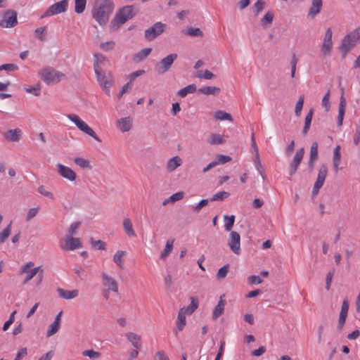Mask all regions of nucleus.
Segmentation results:
<instances>
[{
  "label": "nucleus",
  "mask_w": 360,
  "mask_h": 360,
  "mask_svg": "<svg viewBox=\"0 0 360 360\" xmlns=\"http://www.w3.org/2000/svg\"><path fill=\"white\" fill-rule=\"evenodd\" d=\"M332 36V30L330 28H328L325 33L323 41L321 46V51L324 56H328L330 55V51L333 46Z\"/></svg>",
  "instance_id": "dca6fc26"
},
{
  "label": "nucleus",
  "mask_w": 360,
  "mask_h": 360,
  "mask_svg": "<svg viewBox=\"0 0 360 360\" xmlns=\"http://www.w3.org/2000/svg\"><path fill=\"white\" fill-rule=\"evenodd\" d=\"M127 339L131 343V345L137 349L141 347V337L134 333L129 332L126 334Z\"/></svg>",
  "instance_id": "bb28decb"
},
{
  "label": "nucleus",
  "mask_w": 360,
  "mask_h": 360,
  "mask_svg": "<svg viewBox=\"0 0 360 360\" xmlns=\"http://www.w3.org/2000/svg\"><path fill=\"white\" fill-rule=\"evenodd\" d=\"M68 118L73 122L75 125L77 127L78 129H79L82 131L86 133L89 136L94 139L96 141L101 142V140L99 139V137L96 135L95 131L90 127L89 125L84 122L83 120H82L78 115L75 114H70L68 115Z\"/></svg>",
  "instance_id": "423d86ee"
},
{
  "label": "nucleus",
  "mask_w": 360,
  "mask_h": 360,
  "mask_svg": "<svg viewBox=\"0 0 360 360\" xmlns=\"http://www.w3.org/2000/svg\"><path fill=\"white\" fill-rule=\"evenodd\" d=\"M46 26L37 28L34 30L35 37L37 38H38L39 39H40L41 41H44L46 39L43 36V34H44V32L46 31Z\"/></svg>",
  "instance_id": "4d7b16f0"
},
{
  "label": "nucleus",
  "mask_w": 360,
  "mask_h": 360,
  "mask_svg": "<svg viewBox=\"0 0 360 360\" xmlns=\"http://www.w3.org/2000/svg\"><path fill=\"white\" fill-rule=\"evenodd\" d=\"M185 33L191 37H202L203 36V32L199 29V28H195V27H188Z\"/></svg>",
  "instance_id": "09e8293b"
},
{
  "label": "nucleus",
  "mask_w": 360,
  "mask_h": 360,
  "mask_svg": "<svg viewBox=\"0 0 360 360\" xmlns=\"http://www.w3.org/2000/svg\"><path fill=\"white\" fill-rule=\"evenodd\" d=\"M114 8L115 5L112 0H96L92 10L93 18L99 25H105L108 22Z\"/></svg>",
  "instance_id": "f257e3e1"
},
{
  "label": "nucleus",
  "mask_w": 360,
  "mask_h": 360,
  "mask_svg": "<svg viewBox=\"0 0 360 360\" xmlns=\"http://www.w3.org/2000/svg\"><path fill=\"white\" fill-rule=\"evenodd\" d=\"M297 58H296L295 55L293 54L292 59L290 60V66H291V74L290 76L292 78L295 77V72H296V65L297 63Z\"/></svg>",
  "instance_id": "680f3d73"
},
{
  "label": "nucleus",
  "mask_w": 360,
  "mask_h": 360,
  "mask_svg": "<svg viewBox=\"0 0 360 360\" xmlns=\"http://www.w3.org/2000/svg\"><path fill=\"white\" fill-rule=\"evenodd\" d=\"M220 91V88L216 86H202L198 89V92L205 95L217 96Z\"/></svg>",
  "instance_id": "2f4dec72"
},
{
  "label": "nucleus",
  "mask_w": 360,
  "mask_h": 360,
  "mask_svg": "<svg viewBox=\"0 0 360 360\" xmlns=\"http://www.w3.org/2000/svg\"><path fill=\"white\" fill-rule=\"evenodd\" d=\"M11 224L12 222H10V224L0 233V244L4 243L9 237L11 231Z\"/></svg>",
  "instance_id": "a18cd8bd"
},
{
  "label": "nucleus",
  "mask_w": 360,
  "mask_h": 360,
  "mask_svg": "<svg viewBox=\"0 0 360 360\" xmlns=\"http://www.w3.org/2000/svg\"><path fill=\"white\" fill-rule=\"evenodd\" d=\"M120 129L122 132L129 131L132 127V120L129 117L121 118L118 120Z\"/></svg>",
  "instance_id": "cd10ccee"
},
{
  "label": "nucleus",
  "mask_w": 360,
  "mask_h": 360,
  "mask_svg": "<svg viewBox=\"0 0 360 360\" xmlns=\"http://www.w3.org/2000/svg\"><path fill=\"white\" fill-rule=\"evenodd\" d=\"M214 118L217 120H229L231 122L233 121V119L231 114L226 112L223 110H217L214 113Z\"/></svg>",
  "instance_id": "e433bc0d"
},
{
  "label": "nucleus",
  "mask_w": 360,
  "mask_h": 360,
  "mask_svg": "<svg viewBox=\"0 0 360 360\" xmlns=\"http://www.w3.org/2000/svg\"><path fill=\"white\" fill-rule=\"evenodd\" d=\"M349 310V302L347 300H343L338 319V328L342 330L347 317Z\"/></svg>",
  "instance_id": "412c9836"
},
{
  "label": "nucleus",
  "mask_w": 360,
  "mask_h": 360,
  "mask_svg": "<svg viewBox=\"0 0 360 360\" xmlns=\"http://www.w3.org/2000/svg\"><path fill=\"white\" fill-rule=\"evenodd\" d=\"M167 28V25L161 22L154 23L144 32V37L147 41H153L162 34Z\"/></svg>",
  "instance_id": "0eeeda50"
},
{
  "label": "nucleus",
  "mask_w": 360,
  "mask_h": 360,
  "mask_svg": "<svg viewBox=\"0 0 360 360\" xmlns=\"http://www.w3.org/2000/svg\"><path fill=\"white\" fill-rule=\"evenodd\" d=\"M58 174L64 179H66L70 181H73L76 179V173L69 167L65 166L60 163L56 165Z\"/></svg>",
  "instance_id": "f3484780"
},
{
  "label": "nucleus",
  "mask_w": 360,
  "mask_h": 360,
  "mask_svg": "<svg viewBox=\"0 0 360 360\" xmlns=\"http://www.w3.org/2000/svg\"><path fill=\"white\" fill-rule=\"evenodd\" d=\"M151 48H145L141 49L135 56L138 61H141L147 58V56L151 53Z\"/></svg>",
  "instance_id": "49530a36"
},
{
  "label": "nucleus",
  "mask_w": 360,
  "mask_h": 360,
  "mask_svg": "<svg viewBox=\"0 0 360 360\" xmlns=\"http://www.w3.org/2000/svg\"><path fill=\"white\" fill-rule=\"evenodd\" d=\"M82 355L84 356H89L90 359H98L101 354L98 352H96L93 349L85 350L82 352Z\"/></svg>",
  "instance_id": "603ef678"
},
{
  "label": "nucleus",
  "mask_w": 360,
  "mask_h": 360,
  "mask_svg": "<svg viewBox=\"0 0 360 360\" xmlns=\"http://www.w3.org/2000/svg\"><path fill=\"white\" fill-rule=\"evenodd\" d=\"M197 90V87L195 84H192L186 86V87L180 89L178 91V95L181 98L186 97L188 94H192L195 92Z\"/></svg>",
  "instance_id": "c9c22d12"
},
{
  "label": "nucleus",
  "mask_w": 360,
  "mask_h": 360,
  "mask_svg": "<svg viewBox=\"0 0 360 360\" xmlns=\"http://www.w3.org/2000/svg\"><path fill=\"white\" fill-rule=\"evenodd\" d=\"M304 155V150L303 148L297 150L292 161L290 163L289 165V175L290 176H293L300 165Z\"/></svg>",
  "instance_id": "4468645a"
},
{
  "label": "nucleus",
  "mask_w": 360,
  "mask_h": 360,
  "mask_svg": "<svg viewBox=\"0 0 360 360\" xmlns=\"http://www.w3.org/2000/svg\"><path fill=\"white\" fill-rule=\"evenodd\" d=\"M182 163V160L179 156H174L170 158L167 163V169L169 172L174 171Z\"/></svg>",
  "instance_id": "c756f323"
},
{
  "label": "nucleus",
  "mask_w": 360,
  "mask_h": 360,
  "mask_svg": "<svg viewBox=\"0 0 360 360\" xmlns=\"http://www.w3.org/2000/svg\"><path fill=\"white\" fill-rule=\"evenodd\" d=\"M34 266V263L32 262H29L25 265H23L20 271V274H27V276L25 278L24 283H26L28 281H30L31 279H32L38 273L39 269H41V266H38L36 268H34L32 269H30Z\"/></svg>",
  "instance_id": "2eb2a0df"
},
{
  "label": "nucleus",
  "mask_w": 360,
  "mask_h": 360,
  "mask_svg": "<svg viewBox=\"0 0 360 360\" xmlns=\"http://www.w3.org/2000/svg\"><path fill=\"white\" fill-rule=\"evenodd\" d=\"M94 69L96 71V67L98 66L101 70H103L105 63H108V60L102 54L98 53L94 55Z\"/></svg>",
  "instance_id": "473e14b6"
},
{
  "label": "nucleus",
  "mask_w": 360,
  "mask_h": 360,
  "mask_svg": "<svg viewBox=\"0 0 360 360\" xmlns=\"http://www.w3.org/2000/svg\"><path fill=\"white\" fill-rule=\"evenodd\" d=\"M86 0H75V11L77 13H82L86 8Z\"/></svg>",
  "instance_id": "c03bdc74"
},
{
  "label": "nucleus",
  "mask_w": 360,
  "mask_h": 360,
  "mask_svg": "<svg viewBox=\"0 0 360 360\" xmlns=\"http://www.w3.org/2000/svg\"><path fill=\"white\" fill-rule=\"evenodd\" d=\"M356 129L354 136V143L357 146L360 142V120L358 123L355 124Z\"/></svg>",
  "instance_id": "052dcab7"
},
{
  "label": "nucleus",
  "mask_w": 360,
  "mask_h": 360,
  "mask_svg": "<svg viewBox=\"0 0 360 360\" xmlns=\"http://www.w3.org/2000/svg\"><path fill=\"white\" fill-rule=\"evenodd\" d=\"M359 39L360 34L357 30H353L344 37L340 46L342 58H345L348 52L356 45Z\"/></svg>",
  "instance_id": "7ed1b4c3"
},
{
  "label": "nucleus",
  "mask_w": 360,
  "mask_h": 360,
  "mask_svg": "<svg viewBox=\"0 0 360 360\" xmlns=\"http://www.w3.org/2000/svg\"><path fill=\"white\" fill-rule=\"evenodd\" d=\"M340 146L338 145L333 151V168L335 172H338L340 169V165L341 162V153H340Z\"/></svg>",
  "instance_id": "a878e982"
},
{
  "label": "nucleus",
  "mask_w": 360,
  "mask_h": 360,
  "mask_svg": "<svg viewBox=\"0 0 360 360\" xmlns=\"http://www.w3.org/2000/svg\"><path fill=\"white\" fill-rule=\"evenodd\" d=\"M94 72L99 85L103 88L106 94L110 95V88L112 84L110 73L101 70L98 66L96 67V71Z\"/></svg>",
  "instance_id": "39448f33"
},
{
  "label": "nucleus",
  "mask_w": 360,
  "mask_h": 360,
  "mask_svg": "<svg viewBox=\"0 0 360 360\" xmlns=\"http://www.w3.org/2000/svg\"><path fill=\"white\" fill-rule=\"evenodd\" d=\"M346 105H347L346 99L345 98L344 96L342 95L340 98L338 116V125L339 127H341L342 125Z\"/></svg>",
  "instance_id": "b1692460"
},
{
  "label": "nucleus",
  "mask_w": 360,
  "mask_h": 360,
  "mask_svg": "<svg viewBox=\"0 0 360 360\" xmlns=\"http://www.w3.org/2000/svg\"><path fill=\"white\" fill-rule=\"evenodd\" d=\"M70 0H62L51 5L41 15V18H47L51 15L64 13L68 10Z\"/></svg>",
  "instance_id": "9d476101"
},
{
  "label": "nucleus",
  "mask_w": 360,
  "mask_h": 360,
  "mask_svg": "<svg viewBox=\"0 0 360 360\" xmlns=\"http://www.w3.org/2000/svg\"><path fill=\"white\" fill-rule=\"evenodd\" d=\"M174 240H168L166 243L165 249L160 255V259H165L172 252L173 248Z\"/></svg>",
  "instance_id": "58836bf2"
},
{
  "label": "nucleus",
  "mask_w": 360,
  "mask_h": 360,
  "mask_svg": "<svg viewBox=\"0 0 360 360\" xmlns=\"http://www.w3.org/2000/svg\"><path fill=\"white\" fill-rule=\"evenodd\" d=\"M209 143L211 145H219L224 143V139L221 134H212L209 139Z\"/></svg>",
  "instance_id": "a19ab883"
},
{
  "label": "nucleus",
  "mask_w": 360,
  "mask_h": 360,
  "mask_svg": "<svg viewBox=\"0 0 360 360\" xmlns=\"http://www.w3.org/2000/svg\"><path fill=\"white\" fill-rule=\"evenodd\" d=\"M198 300L197 297H191V304L186 307V312L188 314H193L198 307Z\"/></svg>",
  "instance_id": "4c0bfd02"
},
{
  "label": "nucleus",
  "mask_w": 360,
  "mask_h": 360,
  "mask_svg": "<svg viewBox=\"0 0 360 360\" xmlns=\"http://www.w3.org/2000/svg\"><path fill=\"white\" fill-rule=\"evenodd\" d=\"M209 200L207 199L201 200L194 207V212H199L203 207L206 206L208 204Z\"/></svg>",
  "instance_id": "774afa93"
},
{
  "label": "nucleus",
  "mask_w": 360,
  "mask_h": 360,
  "mask_svg": "<svg viewBox=\"0 0 360 360\" xmlns=\"http://www.w3.org/2000/svg\"><path fill=\"white\" fill-rule=\"evenodd\" d=\"M57 292L60 297L65 300H71L75 298L79 295L78 290H67L63 288H58Z\"/></svg>",
  "instance_id": "393cba45"
},
{
  "label": "nucleus",
  "mask_w": 360,
  "mask_h": 360,
  "mask_svg": "<svg viewBox=\"0 0 360 360\" xmlns=\"http://www.w3.org/2000/svg\"><path fill=\"white\" fill-rule=\"evenodd\" d=\"M4 138L13 142H18L22 136V131L20 129H9L4 135Z\"/></svg>",
  "instance_id": "5701e85b"
},
{
  "label": "nucleus",
  "mask_w": 360,
  "mask_h": 360,
  "mask_svg": "<svg viewBox=\"0 0 360 360\" xmlns=\"http://www.w3.org/2000/svg\"><path fill=\"white\" fill-rule=\"evenodd\" d=\"M74 162L79 167L82 169H91V166L90 165V162L88 160L84 159L82 158H76L74 160Z\"/></svg>",
  "instance_id": "ea45409f"
},
{
  "label": "nucleus",
  "mask_w": 360,
  "mask_h": 360,
  "mask_svg": "<svg viewBox=\"0 0 360 360\" xmlns=\"http://www.w3.org/2000/svg\"><path fill=\"white\" fill-rule=\"evenodd\" d=\"M184 193L182 191L174 193L169 197L170 202H175L178 200H180L184 198Z\"/></svg>",
  "instance_id": "338daca9"
},
{
  "label": "nucleus",
  "mask_w": 360,
  "mask_h": 360,
  "mask_svg": "<svg viewBox=\"0 0 360 360\" xmlns=\"http://www.w3.org/2000/svg\"><path fill=\"white\" fill-rule=\"evenodd\" d=\"M231 160V158L229 155L219 154L217 156V160H214V162L217 163V165L220 164H225Z\"/></svg>",
  "instance_id": "5fc2aeb1"
},
{
  "label": "nucleus",
  "mask_w": 360,
  "mask_h": 360,
  "mask_svg": "<svg viewBox=\"0 0 360 360\" xmlns=\"http://www.w3.org/2000/svg\"><path fill=\"white\" fill-rule=\"evenodd\" d=\"M230 195V193L226 191H220L211 198L210 201H222L224 199L227 198Z\"/></svg>",
  "instance_id": "de8ad7c7"
},
{
  "label": "nucleus",
  "mask_w": 360,
  "mask_h": 360,
  "mask_svg": "<svg viewBox=\"0 0 360 360\" xmlns=\"http://www.w3.org/2000/svg\"><path fill=\"white\" fill-rule=\"evenodd\" d=\"M82 247L79 238L72 236L67 237L60 242V248L64 250H74Z\"/></svg>",
  "instance_id": "ddd939ff"
},
{
  "label": "nucleus",
  "mask_w": 360,
  "mask_h": 360,
  "mask_svg": "<svg viewBox=\"0 0 360 360\" xmlns=\"http://www.w3.org/2000/svg\"><path fill=\"white\" fill-rule=\"evenodd\" d=\"M60 323L53 321L49 328V330L46 333V337L50 338L52 335H55L60 329Z\"/></svg>",
  "instance_id": "79ce46f5"
},
{
  "label": "nucleus",
  "mask_w": 360,
  "mask_h": 360,
  "mask_svg": "<svg viewBox=\"0 0 360 360\" xmlns=\"http://www.w3.org/2000/svg\"><path fill=\"white\" fill-rule=\"evenodd\" d=\"M313 114H314V110L312 108H311L305 117L304 125V127H303V129L302 131L303 135H306L309 130L311 120H312Z\"/></svg>",
  "instance_id": "72a5a7b5"
},
{
  "label": "nucleus",
  "mask_w": 360,
  "mask_h": 360,
  "mask_svg": "<svg viewBox=\"0 0 360 360\" xmlns=\"http://www.w3.org/2000/svg\"><path fill=\"white\" fill-rule=\"evenodd\" d=\"M127 255V252L123 250H118L113 256V262L121 269L123 266V257Z\"/></svg>",
  "instance_id": "f704fd0d"
},
{
  "label": "nucleus",
  "mask_w": 360,
  "mask_h": 360,
  "mask_svg": "<svg viewBox=\"0 0 360 360\" xmlns=\"http://www.w3.org/2000/svg\"><path fill=\"white\" fill-rule=\"evenodd\" d=\"M18 70V66L15 64L13 63H7L0 65V71L6 70V71H15Z\"/></svg>",
  "instance_id": "13d9d810"
},
{
  "label": "nucleus",
  "mask_w": 360,
  "mask_h": 360,
  "mask_svg": "<svg viewBox=\"0 0 360 360\" xmlns=\"http://www.w3.org/2000/svg\"><path fill=\"white\" fill-rule=\"evenodd\" d=\"M318 147V143L316 141H314L312 143L310 148L309 160L308 162V167L310 172L313 171L315 162L319 158Z\"/></svg>",
  "instance_id": "6ab92c4d"
},
{
  "label": "nucleus",
  "mask_w": 360,
  "mask_h": 360,
  "mask_svg": "<svg viewBox=\"0 0 360 360\" xmlns=\"http://www.w3.org/2000/svg\"><path fill=\"white\" fill-rule=\"evenodd\" d=\"M103 284L107 287V289L111 290L114 292H118L117 282L110 276L108 275L105 272L101 274Z\"/></svg>",
  "instance_id": "a211bd4d"
},
{
  "label": "nucleus",
  "mask_w": 360,
  "mask_h": 360,
  "mask_svg": "<svg viewBox=\"0 0 360 360\" xmlns=\"http://www.w3.org/2000/svg\"><path fill=\"white\" fill-rule=\"evenodd\" d=\"M176 53H170L155 64V69L159 74H164L169 71L174 60L177 58Z\"/></svg>",
  "instance_id": "1a4fd4ad"
},
{
  "label": "nucleus",
  "mask_w": 360,
  "mask_h": 360,
  "mask_svg": "<svg viewBox=\"0 0 360 360\" xmlns=\"http://www.w3.org/2000/svg\"><path fill=\"white\" fill-rule=\"evenodd\" d=\"M328 173V167L326 164H322L319 170L316 181L314 183L312 194L316 195L319 193L320 188L323 186Z\"/></svg>",
  "instance_id": "9b49d317"
},
{
  "label": "nucleus",
  "mask_w": 360,
  "mask_h": 360,
  "mask_svg": "<svg viewBox=\"0 0 360 360\" xmlns=\"http://www.w3.org/2000/svg\"><path fill=\"white\" fill-rule=\"evenodd\" d=\"M186 307L181 308L177 316L176 327L174 330L176 335H178L179 332L183 330L186 324Z\"/></svg>",
  "instance_id": "aec40b11"
},
{
  "label": "nucleus",
  "mask_w": 360,
  "mask_h": 360,
  "mask_svg": "<svg viewBox=\"0 0 360 360\" xmlns=\"http://www.w3.org/2000/svg\"><path fill=\"white\" fill-rule=\"evenodd\" d=\"M229 271V264H226L221 267L217 274V278L219 280L224 278Z\"/></svg>",
  "instance_id": "3c124183"
},
{
  "label": "nucleus",
  "mask_w": 360,
  "mask_h": 360,
  "mask_svg": "<svg viewBox=\"0 0 360 360\" xmlns=\"http://www.w3.org/2000/svg\"><path fill=\"white\" fill-rule=\"evenodd\" d=\"M251 148L253 150V152L255 153V159H258V158H259V154L258 147H257V145L255 141L254 134H252V136H251Z\"/></svg>",
  "instance_id": "bf43d9fd"
},
{
  "label": "nucleus",
  "mask_w": 360,
  "mask_h": 360,
  "mask_svg": "<svg viewBox=\"0 0 360 360\" xmlns=\"http://www.w3.org/2000/svg\"><path fill=\"white\" fill-rule=\"evenodd\" d=\"M39 75L41 79L48 85L51 83H58L60 81L61 77H65V75L61 72L57 71L51 67H46L42 68L39 72Z\"/></svg>",
  "instance_id": "20e7f679"
},
{
  "label": "nucleus",
  "mask_w": 360,
  "mask_h": 360,
  "mask_svg": "<svg viewBox=\"0 0 360 360\" xmlns=\"http://www.w3.org/2000/svg\"><path fill=\"white\" fill-rule=\"evenodd\" d=\"M329 98H330V91H328V92L323 96V97L322 98V105H323V106L325 107L326 111H328L329 108L330 107Z\"/></svg>",
  "instance_id": "e2e57ef3"
},
{
  "label": "nucleus",
  "mask_w": 360,
  "mask_h": 360,
  "mask_svg": "<svg viewBox=\"0 0 360 360\" xmlns=\"http://www.w3.org/2000/svg\"><path fill=\"white\" fill-rule=\"evenodd\" d=\"M18 24V13L13 9H8L3 13L0 20V27L3 28H13Z\"/></svg>",
  "instance_id": "6e6552de"
},
{
  "label": "nucleus",
  "mask_w": 360,
  "mask_h": 360,
  "mask_svg": "<svg viewBox=\"0 0 360 360\" xmlns=\"http://www.w3.org/2000/svg\"><path fill=\"white\" fill-rule=\"evenodd\" d=\"M265 2L263 0H258L253 6V8L256 14L260 13L264 6Z\"/></svg>",
  "instance_id": "0e129e2a"
},
{
  "label": "nucleus",
  "mask_w": 360,
  "mask_h": 360,
  "mask_svg": "<svg viewBox=\"0 0 360 360\" xmlns=\"http://www.w3.org/2000/svg\"><path fill=\"white\" fill-rule=\"evenodd\" d=\"M322 6V0H312L307 14L308 18L314 19L321 12Z\"/></svg>",
  "instance_id": "4be33fe9"
},
{
  "label": "nucleus",
  "mask_w": 360,
  "mask_h": 360,
  "mask_svg": "<svg viewBox=\"0 0 360 360\" xmlns=\"http://www.w3.org/2000/svg\"><path fill=\"white\" fill-rule=\"evenodd\" d=\"M224 218V229L226 231H229L231 230V229L234 224L235 216L234 215H231V216L225 215Z\"/></svg>",
  "instance_id": "37998d69"
},
{
  "label": "nucleus",
  "mask_w": 360,
  "mask_h": 360,
  "mask_svg": "<svg viewBox=\"0 0 360 360\" xmlns=\"http://www.w3.org/2000/svg\"><path fill=\"white\" fill-rule=\"evenodd\" d=\"M274 19V13L271 11H268L263 18L262 19V24L263 26L270 25L272 23Z\"/></svg>",
  "instance_id": "864d4df0"
},
{
  "label": "nucleus",
  "mask_w": 360,
  "mask_h": 360,
  "mask_svg": "<svg viewBox=\"0 0 360 360\" xmlns=\"http://www.w3.org/2000/svg\"><path fill=\"white\" fill-rule=\"evenodd\" d=\"M123 229L124 232L127 234L129 237H136V234L133 229L132 224L131 221V219L129 218H125L122 221Z\"/></svg>",
  "instance_id": "7c9ffc66"
},
{
  "label": "nucleus",
  "mask_w": 360,
  "mask_h": 360,
  "mask_svg": "<svg viewBox=\"0 0 360 360\" xmlns=\"http://www.w3.org/2000/svg\"><path fill=\"white\" fill-rule=\"evenodd\" d=\"M74 271L77 274V276H79L81 279L86 278L88 276L86 270L80 266H75L74 269Z\"/></svg>",
  "instance_id": "6e6d98bb"
},
{
  "label": "nucleus",
  "mask_w": 360,
  "mask_h": 360,
  "mask_svg": "<svg viewBox=\"0 0 360 360\" xmlns=\"http://www.w3.org/2000/svg\"><path fill=\"white\" fill-rule=\"evenodd\" d=\"M91 244L97 250H105V243L102 240H92Z\"/></svg>",
  "instance_id": "69168bd1"
},
{
  "label": "nucleus",
  "mask_w": 360,
  "mask_h": 360,
  "mask_svg": "<svg viewBox=\"0 0 360 360\" xmlns=\"http://www.w3.org/2000/svg\"><path fill=\"white\" fill-rule=\"evenodd\" d=\"M136 12L134 11L133 6H125L120 8L110 22L111 29L116 30L127 21L135 16Z\"/></svg>",
  "instance_id": "f03ea898"
},
{
  "label": "nucleus",
  "mask_w": 360,
  "mask_h": 360,
  "mask_svg": "<svg viewBox=\"0 0 360 360\" xmlns=\"http://www.w3.org/2000/svg\"><path fill=\"white\" fill-rule=\"evenodd\" d=\"M228 246L235 255H239L240 254V236L238 232L233 231L230 233Z\"/></svg>",
  "instance_id": "f8f14e48"
},
{
  "label": "nucleus",
  "mask_w": 360,
  "mask_h": 360,
  "mask_svg": "<svg viewBox=\"0 0 360 360\" xmlns=\"http://www.w3.org/2000/svg\"><path fill=\"white\" fill-rule=\"evenodd\" d=\"M225 304H226V301L224 300H223L222 296H221L220 299L218 302V304L214 309V311L212 313L213 319L215 320V319H218L224 313Z\"/></svg>",
  "instance_id": "c85d7f7f"
},
{
  "label": "nucleus",
  "mask_w": 360,
  "mask_h": 360,
  "mask_svg": "<svg viewBox=\"0 0 360 360\" xmlns=\"http://www.w3.org/2000/svg\"><path fill=\"white\" fill-rule=\"evenodd\" d=\"M304 96L302 95L300 96L298 101L296 103L295 108V113L297 117L300 116L301 112L304 105Z\"/></svg>",
  "instance_id": "8fccbe9b"
}]
</instances>
